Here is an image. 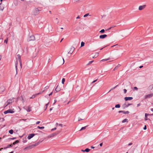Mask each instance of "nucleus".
<instances>
[{
    "label": "nucleus",
    "instance_id": "nucleus-6",
    "mask_svg": "<svg viewBox=\"0 0 153 153\" xmlns=\"http://www.w3.org/2000/svg\"><path fill=\"white\" fill-rule=\"evenodd\" d=\"M36 134H35L32 133L28 135L27 137V138L28 140H30Z\"/></svg>",
    "mask_w": 153,
    "mask_h": 153
},
{
    "label": "nucleus",
    "instance_id": "nucleus-40",
    "mask_svg": "<svg viewBox=\"0 0 153 153\" xmlns=\"http://www.w3.org/2000/svg\"><path fill=\"white\" fill-rule=\"evenodd\" d=\"M55 135V134H52L51 136H49L48 137L49 138V137H51V136H54ZM55 135H56V134H55Z\"/></svg>",
    "mask_w": 153,
    "mask_h": 153
},
{
    "label": "nucleus",
    "instance_id": "nucleus-27",
    "mask_svg": "<svg viewBox=\"0 0 153 153\" xmlns=\"http://www.w3.org/2000/svg\"><path fill=\"white\" fill-rule=\"evenodd\" d=\"M85 45V43L83 42H82L81 43V47Z\"/></svg>",
    "mask_w": 153,
    "mask_h": 153
},
{
    "label": "nucleus",
    "instance_id": "nucleus-45",
    "mask_svg": "<svg viewBox=\"0 0 153 153\" xmlns=\"http://www.w3.org/2000/svg\"><path fill=\"white\" fill-rule=\"evenodd\" d=\"M132 144V143H130L128 144V146H130Z\"/></svg>",
    "mask_w": 153,
    "mask_h": 153
},
{
    "label": "nucleus",
    "instance_id": "nucleus-20",
    "mask_svg": "<svg viewBox=\"0 0 153 153\" xmlns=\"http://www.w3.org/2000/svg\"><path fill=\"white\" fill-rule=\"evenodd\" d=\"M128 122V119H124V120H123V121H122V122L123 123H126V122H127V123Z\"/></svg>",
    "mask_w": 153,
    "mask_h": 153
},
{
    "label": "nucleus",
    "instance_id": "nucleus-50",
    "mask_svg": "<svg viewBox=\"0 0 153 153\" xmlns=\"http://www.w3.org/2000/svg\"><path fill=\"white\" fill-rule=\"evenodd\" d=\"M16 139V137H13L12 138H10V139L11 140H14Z\"/></svg>",
    "mask_w": 153,
    "mask_h": 153
},
{
    "label": "nucleus",
    "instance_id": "nucleus-54",
    "mask_svg": "<svg viewBox=\"0 0 153 153\" xmlns=\"http://www.w3.org/2000/svg\"><path fill=\"white\" fill-rule=\"evenodd\" d=\"M143 65L140 66L139 67V68H141L143 67Z\"/></svg>",
    "mask_w": 153,
    "mask_h": 153
},
{
    "label": "nucleus",
    "instance_id": "nucleus-23",
    "mask_svg": "<svg viewBox=\"0 0 153 153\" xmlns=\"http://www.w3.org/2000/svg\"><path fill=\"white\" fill-rule=\"evenodd\" d=\"M109 59H110V58H107V59H103L102 60H101V61L103 62L104 61H107V60H109Z\"/></svg>",
    "mask_w": 153,
    "mask_h": 153
},
{
    "label": "nucleus",
    "instance_id": "nucleus-56",
    "mask_svg": "<svg viewBox=\"0 0 153 153\" xmlns=\"http://www.w3.org/2000/svg\"><path fill=\"white\" fill-rule=\"evenodd\" d=\"M20 65L21 66V68H22V61H21V63H20Z\"/></svg>",
    "mask_w": 153,
    "mask_h": 153
},
{
    "label": "nucleus",
    "instance_id": "nucleus-17",
    "mask_svg": "<svg viewBox=\"0 0 153 153\" xmlns=\"http://www.w3.org/2000/svg\"><path fill=\"white\" fill-rule=\"evenodd\" d=\"M27 112H30L31 111V107L30 106L27 107V109H26Z\"/></svg>",
    "mask_w": 153,
    "mask_h": 153
},
{
    "label": "nucleus",
    "instance_id": "nucleus-41",
    "mask_svg": "<svg viewBox=\"0 0 153 153\" xmlns=\"http://www.w3.org/2000/svg\"><path fill=\"white\" fill-rule=\"evenodd\" d=\"M123 91H124V94H125L126 93V91H127V90L126 89H124L123 90Z\"/></svg>",
    "mask_w": 153,
    "mask_h": 153
},
{
    "label": "nucleus",
    "instance_id": "nucleus-37",
    "mask_svg": "<svg viewBox=\"0 0 153 153\" xmlns=\"http://www.w3.org/2000/svg\"><path fill=\"white\" fill-rule=\"evenodd\" d=\"M7 41H8V38H7L5 40H4V42L6 43H7Z\"/></svg>",
    "mask_w": 153,
    "mask_h": 153
},
{
    "label": "nucleus",
    "instance_id": "nucleus-14",
    "mask_svg": "<svg viewBox=\"0 0 153 153\" xmlns=\"http://www.w3.org/2000/svg\"><path fill=\"white\" fill-rule=\"evenodd\" d=\"M17 56H18L17 58L19 63H21V61H22V60L21 59V56L19 54H18Z\"/></svg>",
    "mask_w": 153,
    "mask_h": 153
},
{
    "label": "nucleus",
    "instance_id": "nucleus-13",
    "mask_svg": "<svg viewBox=\"0 0 153 153\" xmlns=\"http://www.w3.org/2000/svg\"><path fill=\"white\" fill-rule=\"evenodd\" d=\"M133 99V97H125L124 98V99L126 101H127L128 100H131Z\"/></svg>",
    "mask_w": 153,
    "mask_h": 153
},
{
    "label": "nucleus",
    "instance_id": "nucleus-33",
    "mask_svg": "<svg viewBox=\"0 0 153 153\" xmlns=\"http://www.w3.org/2000/svg\"><path fill=\"white\" fill-rule=\"evenodd\" d=\"M2 3H1L0 4V10H1L2 11L4 9V7H3V8H1V5L2 4Z\"/></svg>",
    "mask_w": 153,
    "mask_h": 153
},
{
    "label": "nucleus",
    "instance_id": "nucleus-46",
    "mask_svg": "<svg viewBox=\"0 0 153 153\" xmlns=\"http://www.w3.org/2000/svg\"><path fill=\"white\" fill-rule=\"evenodd\" d=\"M97 79H96V80H94V81H93L92 82H91V83L92 84L95 82L97 81Z\"/></svg>",
    "mask_w": 153,
    "mask_h": 153
},
{
    "label": "nucleus",
    "instance_id": "nucleus-31",
    "mask_svg": "<svg viewBox=\"0 0 153 153\" xmlns=\"http://www.w3.org/2000/svg\"><path fill=\"white\" fill-rule=\"evenodd\" d=\"M56 126L58 125V126H61V127H62V125L61 124H58L57 123H56Z\"/></svg>",
    "mask_w": 153,
    "mask_h": 153
},
{
    "label": "nucleus",
    "instance_id": "nucleus-62",
    "mask_svg": "<svg viewBox=\"0 0 153 153\" xmlns=\"http://www.w3.org/2000/svg\"><path fill=\"white\" fill-rule=\"evenodd\" d=\"M91 148H92V149H94V147H93V146H91Z\"/></svg>",
    "mask_w": 153,
    "mask_h": 153
},
{
    "label": "nucleus",
    "instance_id": "nucleus-25",
    "mask_svg": "<svg viewBox=\"0 0 153 153\" xmlns=\"http://www.w3.org/2000/svg\"><path fill=\"white\" fill-rule=\"evenodd\" d=\"M19 142V141L18 140L16 141L15 142H13V145H14L16 144Z\"/></svg>",
    "mask_w": 153,
    "mask_h": 153
},
{
    "label": "nucleus",
    "instance_id": "nucleus-55",
    "mask_svg": "<svg viewBox=\"0 0 153 153\" xmlns=\"http://www.w3.org/2000/svg\"><path fill=\"white\" fill-rule=\"evenodd\" d=\"M102 143H100V146H102Z\"/></svg>",
    "mask_w": 153,
    "mask_h": 153
},
{
    "label": "nucleus",
    "instance_id": "nucleus-52",
    "mask_svg": "<svg viewBox=\"0 0 153 153\" xmlns=\"http://www.w3.org/2000/svg\"><path fill=\"white\" fill-rule=\"evenodd\" d=\"M140 105V103H139V104H137V107H139Z\"/></svg>",
    "mask_w": 153,
    "mask_h": 153
},
{
    "label": "nucleus",
    "instance_id": "nucleus-1",
    "mask_svg": "<svg viewBox=\"0 0 153 153\" xmlns=\"http://www.w3.org/2000/svg\"><path fill=\"white\" fill-rule=\"evenodd\" d=\"M41 10V8L40 7L35 8L33 11V14L35 16L38 15Z\"/></svg>",
    "mask_w": 153,
    "mask_h": 153
},
{
    "label": "nucleus",
    "instance_id": "nucleus-51",
    "mask_svg": "<svg viewBox=\"0 0 153 153\" xmlns=\"http://www.w3.org/2000/svg\"><path fill=\"white\" fill-rule=\"evenodd\" d=\"M17 63L16 65V70H17Z\"/></svg>",
    "mask_w": 153,
    "mask_h": 153
},
{
    "label": "nucleus",
    "instance_id": "nucleus-61",
    "mask_svg": "<svg viewBox=\"0 0 153 153\" xmlns=\"http://www.w3.org/2000/svg\"><path fill=\"white\" fill-rule=\"evenodd\" d=\"M151 110L153 112V108H151Z\"/></svg>",
    "mask_w": 153,
    "mask_h": 153
},
{
    "label": "nucleus",
    "instance_id": "nucleus-44",
    "mask_svg": "<svg viewBox=\"0 0 153 153\" xmlns=\"http://www.w3.org/2000/svg\"><path fill=\"white\" fill-rule=\"evenodd\" d=\"M112 28V27H111L109 28H108L107 30H110Z\"/></svg>",
    "mask_w": 153,
    "mask_h": 153
},
{
    "label": "nucleus",
    "instance_id": "nucleus-21",
    "mask_svg": "<svg viewBox=\"0 0 153 153\" xmlns=\"http://www.w3.org/2000/svg\"><path fill=\"white\" fill-rule=\"evenodd\" d=\"M13 131L12 129H11L9 131V133H10L11 134H13Z\"/></svg>",
    "mask_w": 153,
    "mask_h": 153
},
{
    "label": "nucleus",
    "instance_id": "nucleus-42",
    "mask_svg": "<svg viewBox=\"0 0 153 153\" xmlns=\"http://www.w3.org/2000/svg\"><path fill=\"white\" fill-rule=\"evenodd\" d=\"M134 89H135V90H137V89H138V88H137V87H134Z\"/></svg>",
    "mask_w": 153,
    "mask_h": 153
},
{
    "label": "nucleus",
    "instance_id": "nucleus-35",
    "mask_svg": "<svg viewBox=\"0 0 153 153\" xmlns=\"http://www.w3.org/2000/svg\"><path fill=\"white\" fill-rule=\"evenodd\" d=\"M48 103H47V104H46V105H45V110L47 109V106H48Z\"/></svg>",
    "mask_w": 153,
    "mask_h": 153
},
{
    "label": "nucleus",
    "instance_id": "nucleus-34",
    "mask_svg": "<svg viewBox=\"0 0 153 153\" xmlns=\"http://www.w3.org/2000/svg\"><path fill=\"white\" fill-rule=\"evenodd\" d=\"M94 62V60L91 61L89 62L87 64V65H89L90 64H91L92 63Z\"/></svg>",
    "mask_w": 153,
    "mask_h": 153
},
{
    "label": "nucleus",
    "instance_id": "nucleus-64",
    "mask_svg": "<svg viewBox=\"0 0 153 153\" xmlns=\"http://www.w3.org/2000/svg\"><path fill=\"white\" fill-rule=\"evenodd\" d=\"M81 151H82V152H85V151H84V150H82Z\"/></svg>",
    "mask_w": 153,
    "mask_h": 153
},
{
    "label": "nucleus",
    "instance_id": "nucleus-11",
    "mask_svg": "<svg viewBox=\"0 0 153 153\" xmlns=\"http://www.w3.org/2000/svg\"><path fill=\"white\" fill-rule=\"evenodd\" d=\"M119 113H123L124 114H128L129 113L128 111H118Z\"/></svg>",
    "mask_w": 153,
    "mask_h": 153
},
{
    "label": "nucleus",
    "instance_id": "nucleus-24",
    "mask_svg": "<svg viewBox=\"0 0 153 153\" xmlns=\"http://www.w3.org/2000/svg\"><path fill=\"white\" fill-rule=\"evenodd\" d=\"M120 107V105L119 104H117L115 105V108H119Z\"/></svg>",
    "mask_w": 153,
    "mask_h": 153
},
{
    "label": "nucleus",
    "instance_id": "nucleus-19",
    "mask_svg": "<svg viewBox=\"0 0 153 153\" xmlns=\"http://www.w3.org/2000/svg\"><path fill=\"white\" fill-rule=\"evenodd\" d=\"M120 65H118L115 68H114L113 69V71H115L118 68H119L120 67Z\"/></svg>",
    "mask_w": 153,
    "mask_h": 153
},
{
    "label": "nucleus",
    "instance_id": "nucleus-26",
    "mask_svg": "<svg viewBox=\"0 0 153 153\" xmlns=\"http://www.w3.org/2000/svg\"><path fill=\"white\" fill-rule=\"evenodd\" d=\"M38 145V143H35V144H33L32 145H30V146H32V148L35 146H37Z\"/></svg>",
    "mask_w": 153,
    "mask_h": 153
},
{
    "label": "nucleus",
    "instance_id": "nucleus-53",
    "mask_svg": "<svg viewBox=\"0 0 153 153\" xmlns=\"http://www.w3.org/2000/svg\"><path fill=\"white\" fill-rule=\"evenodd\" d=\"M52 93L53 92H51V93H50L49 94V96H51V95L52 94Z\"/></svg>",
    "mask_w": 153,
    "mask_h": 153
},
{
    "label": "nucleus",
    "instance_id": "nucleus-49",
    "mask_svg": "<svg viewBox=\"0 0 153 153\" xmlns=\"http://www.w3.org/2000/svg\"><path fill=\"white\" fill-rule=\"evenodd\" d=\"M83 120V119H82L80 118H79L78 121H80L81 120Z\"/></svg>",
    "mask_w": 153,
    "mask_h": 153
},
{
    "label": "nucleus",
    "instance_id": "nucleus-3",
    "mask_svg": "<svg viewBox=\"0 0 153 153\" xmlns=\"http://www.w3.org/2000/svg\"><path fill=\"white\" fill-rule=\"evenodd\" d=\"M14 98H13L11 99H9L8 100L7 102L5 103V105H6L5 107L7 106V105H8L9 104H10L11 103H12V102H13V99Z\"/></svg>",
    "mask_w": 153,
    "mask_h": 153
},
{
    "label": "nucleus",
    "instance_id": "nucleus-36",
    "mask_svg": "<svg viewBox=\"0 0 153 153\" xmlns=\"http://www.w3.org/2000/svg\"><path fill=\"white\" fill-rule=\"evenodd\" d=\"M131 105V103H128V104L126 105V107H127L130 105Z\"/></svg>",
    "mask_w": 153,
    "mask_h": 153
},
{
    "label": "nucleus",
    "instance_id": "nucleus-28",
    "mask_svg": "<svg viewBox=\"0 0 153 153\" xmlns=\"http://www.w3.org/2000/svg\"><path fill=\"white\" fill-rule=\"evenodd\" d=\"M87 126H84V127H82L81 129H80V131H82L83 130H84V129H85L86 128V127Z\"/></svg>",
    "mask_w": 153,
    "mask_h": 153
},
{
    "label": "nucleus",
    "instance_id": "nucleus-15",
    "mask_svg": "<svg viewBox=\"0 0 153 153\" xmlns=\"http://www.w3.org/2000/svg\"><path fill=\"white\" fill-rule=\"evenodd\" d=\"M149 114H148L145 113V120H148L147 116L149 115Z\"/></svg>",
    "mask_w": 153,
    "mask_h": 153
},
{
    "label": "nucleus",
    "instance_id": "nucleus-10",
    "mask_svg": "<svg viewBox=\"0 0 153 153\" xmlns=\"http://www.w3.org/2000/svg\"><path fill=\"white\" fill-rule=\"evenodd\" d=\"M61 90V88H60V87H56L55 91H54V92H57L59 91H60Z\"/></svg>",
    "mask_w": 153,
    "mask_h": 153
},
{
    "label": "nucleus",
    "instance_id": "nucleus-30",
    "mask_svg": "<svg viewBox=\"0 0 153 153\" xmlns=\"http://www.w3.org/2000/svg\"><path fill=\"white\" fill-rule=\"evenodd\" d=\"M105 30L104 29H102L100 31V32L101 33H103L105 32Z\"/></svg>",
    "mask_w": 153,
    "mask_h": 153
},
{
    "label": "nucleus",
    "instance_id": "nucleus-22",
    "mask_svg": "<svg viewBox=\"0 0 153 153\" xmlns=\"http://www.w3.org/2000/svg\"><path fill=\"white\" fill-rule=\"evenodd\" d=\"M90 149L88 148H86L85 150L84 151L86 152H88L90 151Z\"/></svg>",
    "mask_w": 153,
    "mask_h": 153
},
{
    "label": "nucleus",
    "instance_id": "nucleus-29",
    "mask_svg": "<svg viewBox=\"0 0 153 153\" xmlns=\"http://www.w3.org/2000/svg\"><path fill=\"white\" fill-rule=\"evenodd\" d=\"M37 128H38L39 129H44V127L43 126L40 127L39 126H37Z\"/></svg>",
    "mask_w": 153,
    "mask_h": 153
},
{
    "label": "nucleus",
    "instance_id": "nucleus-12",
    "mask_svg": "<svg viewBox=\"0 0 153 153\" xmlns=\"http://www.w3.org/2000/svg\"><path fill=\"white\" fill-rule=\"evenodd\" d=\"M107 36V35L106 34H103L101 35L100 36V38L101 39H103L105 38Z\"/></svg>",
    "mask_w": 153,
    "mask_h": 153
},
{
    "label": "nucleus",
    "instance_id": "nucleus-18",
    "mask_svg": "<svg viewBox=\"0 0 153 153\" xmlns=\"http://www.w3.org/2000/svg\"><path fill=\"white\" fill-rule=\"evenodd\" d=\"M32 148V146H29L25 147L24 149V150H26L27 149H31Z\"/></svg>",
    "mask_w": 153,
    "mask_h": 153
},
{
    "label": "nucleus",
    "instance_id": "nucleus-5",
    "mask_svg": "<svg viewBox=\"0 0 153 153\" xmlns=\"http://www.w3.org/2000/svg\"><path fill=\"white\" fill-rule=\"evenodd\" d=\"M45 89L44 90H43L42 91H40L39 92V93H37V94H36L33 95L32 96V97L30 98V99H33V98H34L35 97L36 95H39V94H41V93H42L45 91Z\"/></svg>",
    "mask_w": 153,
    "mask_h": 153
},
{
    "label": "nucleus",
    "instance_id": "nucleus-38",
    "mask_svg": "<svg viewBox=\"0 0 153 153\" xmlns=\"http://www.w3.org/2000/svg\"><path fill=\"white\" fill-rule=\"evenodd\" d=\"M89 15V13H87L86 14H85V15L84 16V17H87V16H88Z\"/></svg>",
    "mask_w": 153,
    "mask_h": 153
},
{
    "label": "nucleus",
    "instance_id": "nucleus-59",
    "mask_svg": "<svg viewBox=\"0 0 153 153\" xmlns=\"http://www.w3.org/2000/svg\"><path fill=\"white\" fill-rule=\"evenodd\" d=\"M7 147H5L4 148V149H7Z\"/></svg>",
    "mask_w": 153,
    "mask_h": 153
},
{
    "label": "nucleus",
    "instance_id": "nucleus-2",
    "mask_svg": "<svg viewBox=\"0 0 153 153\" xmlns=\"http://www.w3.org/2000/svg\"><path fill=\"white\" fill-rule=\"evenodd\" d=\"M35 40V38L34 36L32 35L28 37L27 39V41L29 42L31 41H34Z\"/></svg>",
    "mask_w": 153,
    "mask_h": 153
},
{
    "label": "nucleus",
    "instance_id": "nucleus-47",
    "mask_svg": "<svg viewBox=\"0 0 153 153\" xmlns=\"http://www.w3.org/2000/svg\"><path fill=\"white\" fill-rule=\"evenodd\" d=\"M56 129V128H53L51 129V131H54V130H55Z\"/></svg>",
    "mask_w": 153,
    "mask_h": 153
},
{
    "label": "nucleus",
    "instance_id": "nucleus-4",
    "mask_svg": "<svg viewBox=\"0 0 153 153\" xmlns=\"http://www.w3.org/2000/svg\"><path fill=\"white\" fill-rule=\"evenodd\" d=\"M14 112V111H13L12 109H9L7 110L6 111L4 112V113L5 114H6L7 113H13Z\"/></svg>",
    "mask_w": 153,
    "mask_h": 153
},
{
    "label": "nucleus",
    "instance_id": "nucleus-60",
    "mask_svg": "<svg viewBox=\"0 0 153 153\" xmlns=\"http://www.w3.org/2000/svg\"><path fill=\"white\" fill-rule=\"evenodd\" d=\"M63 39H64V38H62L61 39V41H60V42H62V41L63 40Z\"/></svg>",
    "mask_w": 153,
    "mask_h": 153
},
{
    "label": "nucleus",
    "instance_id": "nucleus-8",
    "mask_svg": "<svg viewBox=\"0 0 153 153\" xmlns=\"http://www.w3.org/2000/svg\"><path fill=\"white\" fill-rule=\"evenodd\" d=\"M146 7V5H143L140 6L139 7V10H142L144 9Z\"/></svg>",
    "mask_w": 153,
    "mask_h": 153
},
{
    "label": "nucleus",
    "instance_id": "nucleus-58",
    "mask_svg": "<svg viewBox=\"0 0 153 153\" xmlns=\"http://www.w3.org/2000/svg\"><path fill=\"white\" fill-rule=\"evenodd\" d=\"M51 61L50 59H49L48 60V62H49Z\"/></svg>",
    "mask_w": 153,
    "mask_h": 153
},
{
    "label": "nucleus",
    "instance_id": "nucleus-9",
    "mask_svg": "<svg viewBox=\"0 0 153 153\" xmlns=\"http://www.w3.org/2000/svg\"><path fill=\"white\" fill-rule=\"evenodd\" d=\"M75 50V48L74 47H72L70 51L68 52V53L71 54Z\"/></svg>",
    "mask_w": 153,
    "mask_h": 153
},
{
    "label": "nucleus",
    "instance_id": "nucleus-7",
    "mask_svg": "<svg viewBox=\"0 0 153 153\" xmlns=\"http://www.w3.org/2000/svg\"><path fill=\"white\" fill-rule=\"evenodd\" d=\"M153 96V94H150L147 95H146L145 96V98L147 99V98H150Z\"/></svg>",
    "mask_w": 153,
    "mask_h": 153
},
{
    "label": "nucleus",
    "instance_id": "nucleus-57",
    "mask_svg": "<svg viewBox=\"0 0 153 153\" xmlns=\"http://www.w3.org/2000/svg\"><path fill=\"white\" fill-rule=\"evenodd\" d=\"M76 19H79L80 17L79 16H78L76 18Z\"/></svg>",
    "mask_w": 153,
    "mask_h": 153
},
{
    "label": "nucleus",
    "instance_id": "nucleus-63",
    "mask_svg": "<svg viewBox=\"0 0 153 153\" xmlns=\"http://www.w3.org/2000/svg\"><path fill=\"white\" fill-rule=\"evenodd\" d=\"M52 109H53V108H50V111H51L52 110Z\"/></svg>",
    "mask_w": 153,
    "mask_h": 153
},
{
    "label": "nucleus",
    "instance_id": "nucleus-39",
    "mask_svg": "<svg viewBox=\"0 0 153 153\" xmlns=\"http://www.w3.org/2000/svg\"><path fill=\"white\" fill-rule=\"evenodd\" d=\"M13 146L12 145V144H10V145H8L7 146V148H9V147H11Z\"/></svg>",
    "mask_w": 153,
    "mask_h": 153
},
{
    "label": "nucleus",
    "instance_id": "nucleus-16",
    "mask_svg": "<svg viewBox=\"0 0 153 153\" xmlns=\"http://www.w3.org/2000/svg\"><path fill=\"white\" fill-rule=\"evenodd\" d=\"M99 53H96L94 55V56L92 57V58H96L99 55Z\"/></svg>",
    "mask_w": 153,
    "mask_h": 153
},
{
    "label": "nucleus",
    "instance_id": "nucleus-32",
    "mask_svg": "<svg viewBox=\"0 0 153 153\" xmlns=\"http://www.w3.org/2000/svg\"><path fill=\"white\" fill-rule=\"evenodd\" d=\"M65 81V78H63L62 80V84H63L64 83V82Z\"/></svg>",
    "mask_w": 153,
    "mask_h": 153
},
{
    "label": "nucleus",
    "instance_id": "nucleus-43",
    "mask_svg": "<svg viewBox=\"0 0 153 153\" xmlns=\"http://www.w3.org/2000/svg\"><path fill=\"white\" fill-rule=\"evenodd\" d=\"M146 126H145L144 128H143V129L144 130H146Z\"/></svg>",
    "mask_w": 153,
    "mask_h": 153
},
{
    "label": "nucleus",
    "instance_id": "nucleus-48",
    "mask_svg": "<svg viewBox=\"0 0 153 153\" xmlns=\"http://www.w3.org/2000/svg\"><path fill=\"white\" fill-rule=\"evenodd\" d=\"M40 123V121H37V122H36V124H38L39 123Z\"/></svg>",
    "mask_w": 153,
    "mask_h": 153
}]
</instances>
